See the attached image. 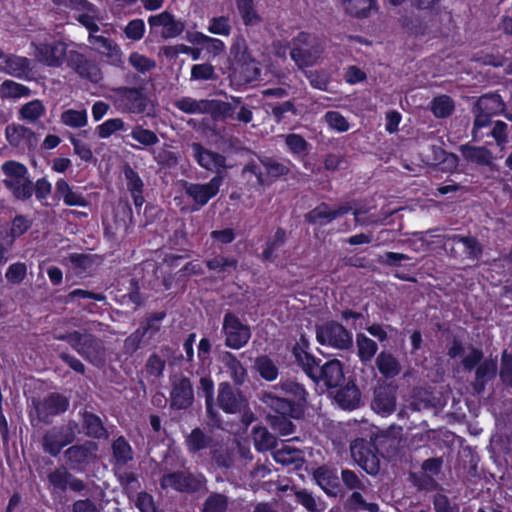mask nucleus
Masks as SVG:
<instances>
[{
    "label": "nucleus",
    "instance_id": "f257e3e1",
    "mask_svg": "<svg viewBox=\"0 0 512 512\" xmlns=\"http://www.w3.org/2000/svg\"><path fill=\"white\" fill-rule=\"evenodd\" d=\"M59 5L71 7L78 11L77 19L89 31V43L100 54L105 56L113 65H121L122 51L119 45L112 39L101 35H94L98 31L97 22L101 20L98 10L86 0H54Z\"/></svg>",
    "mask_w": 512,
    "mask_h": 512
},
{
    "label": "nucleus",
    "instance_id": "f03ea898",
    "mask_svg": "<svg viewBox=\"0 0 512 512\" xmlns=\"http://www.w3.org/2000/svg\"><path fill=\"white\" fill-rule=\"evenodd\" d=\"M4 175L3 183L12 194L20 200H26L32 196L33 186L29 179L28 169L16 161H7L1 166Z\"/></svg>",
    "mask_w": 512,
    "mask_h": 512
},
{
    "label": "nucleus",
    "instance_id": "7ed1b4c3",
    "mask_svg": "<svg viewBox=\"0 0 512 512\" xmlns=\"http://www.w3.org/2000/svg\"><path fill=\"white\" fill-rule=\"evenodd\" d=\"M231 68L235 77L244 82L257 80L260 70L247 51L246 43L243 39H236L231 47Z\"/></svg>",
    "mask_w": 512,
    "mask_h": 512
},
{
    "label": "nucleus",
    "instance_id": "20e7f679",
    "mask_svg": "<svg viewBox=\"0 0 512 512\" xmlns=\"http://www.w3.org/2000/svg\"><path fill=\"white\" fill-rule=\"evenodd\" d=\"M322 52V47L314 37L302 33L297 39L296 46L291 51V58L299 68H304L317 63Z\"/></svg>",
    "mask_w": 512,
    "mask_h": 512
},
{
    "label": "nucleus",
    "instance_id": "39448f33",
    "mask_svg": "<svg viewBox=\"0 0 512 512\" xmlns=\"http://www.w3.org/2000/svg\"><path fill=\"white\" fill-rule=\"evenodd\" d=\"M317 341L337 349H346L352 345V335L342 325L335 322L325 323L317 328Z\"/></svg>",
    "mask_w": 512,
    "mask_h": 512
},
{
    "label": "nucleus",
    "instance_id": "423d86ee",
    "mask_svg": "<svg viewBox=\"0 0 512 512\" xmlns=\"http://www.w3.org/2000/svg\"><path fill=\"white\" fill-rule=\"evenodd\" d=\"M57 339L67 340L78 353L95 364L100 363L103 354V346L101 342L94 339L91 335H82L78 332H73L66 336H57Z\"/></svg>",
    "mask_w": 512,
    "mask_h": 512
},
{
    "label": "nucleus",
    "instance_id": "0eeeda50",
    "mask_svg": "<svg viewBox=\"0 0 512 512\" xmlns=\"http://www.w3.org/2000/svg\"><path fill=\"white\" fill-rule=\"evenodd\" d=\"M225 344L232 349H240L247 344L251 337L248 325L242 323L235 315L227 313L223 319Z\"/></svg>",
    "mask_w": 512,
    "mask_h": 512
},
{
    "label": "nucleus",
    "instance_id": "6e6552de",
    "mask_svg": "<svg viewBox=\"0 0 512 512\" xmlns=\"http://www.w3.org/2000/svg\"><path fill=\"white\" fill-rule=\"evenodd\" d=\"M219 406L226 413H239L242 415L246 425L251 423L252 414L246 410L247 403L245 398L238 392H234L228 383H221L218 393Z\"/></svg>",
    "mask_w": 512,
    "mask_h": 512
},
{
    "label": "nucleus",
    "instance_id": "1a4fd4ad",
    "mask_svg": "<svg viewBox=\"0 0 512 512\" xmlns=\"http://www.w3.org/2000/svg\"><path fill=\"white\" fill-rule=\"evenodd\" d=\"M264 402L282 416L279 421L274 423L275 430L281 435L291 434L294 427L292 422L286 419V416L297 417V413L291 405V401L288 398L269 393L264 396Z\"/></svg>",
    "mask_w": 512,
    "mask_h": 512
},
{
    "label": "nucleus",
    "instance_id": "9d476101",
    "mask_svg": "<svg viewBox=\"0 0 512 512\" xmlns=\"http://www.w3.org/2000/svg\"><path fill=\"white\" fill-rule=\"evenodd\" d=\"M350 449L354 461L368 474L373 475L379 471V458L370 442H366L363 438L356 439Z\"/></svg>",
    "mask_w": 512,
    "mask_h": 512
},
{
    "label": "nucleus",
    "instance_id": "9b49d317",
    "mask_svg": "<svg viewBox=\"0 0 512 512\" xmlns=\"http://www.w3.org/2000/svg\"><path fill=\"white\" fill-rule=\"evenodd\" d=\"M222 184V178L213 177L208 183H185V193L191 197L196 204L204 206L211 198L215 197L219 192Z\"/></svg>",
    "mask_w": 512,
    "mask_h": 512
},
{
    "label": "nucleus",
    "instance_id": "f8f14e48",
    "mask_svg": "<svg viewBox=\"0 0 512 512\" xmlns=\"http://www.w3.org/2000/svg\"><path fill=\"white\" fill-rule=\"evenodd\" d=\"M151 29L161 28V36L164 38H175L184 30V23L176 20L169 12H162L148 18Z\"/></svg>",
    "mask_w": 512,
    "mask_h": 512
},
{
    "label": "nucleus",
    "instance_id": "ddd939ff",
    "mask_svg": "<svg viewBox=\"0 0 512 512\" xmlns=\"http://www.w3.org/2000/svg\"><path fill=\"white\" fill-rule=\"evenodd\" d=\"M203 477L193 476L186 473H173L166 475L161 480V486L164 489L171 488L177 491L190 492L199 489L202 486Z\"/></svg>",
    "mask_w": 512,
    "mask_h": 512
},
{
    "label": "nucleus",
    "instance_id": "4468645a",
    "mask_svg": "<svg viewBox=\"0 0 512 512\" xmlns=\"http://www.w3.org/2000/svg\"><path fill=\"white\" fill-rule=\"evenodd\" d=\"M66 45L61 41L35 45V57L48 66H59L63 62Z\"/></svg>",
    "mask_w": 512,
    "mask_h": 512
},
{
    "label": "nucleus",
    "instance_id": "2eb2a0df",
    "mask_svg": "<svg viewBox=\"0 0 512 512\" xmlns=\"http://www.w3.org/2000/svg\"><path fill=\"white\" fill-rule=\"evenodd\" d=\"M313 375H309L316 381H322L327 387L338 386L343 379V369L339 360H331L325 363L320 368L316 367L315 364L312 366Z\"/></svg>",
    "mask_w": 512,
    "mask_h": 512
},
{
    "label": "nucleus",
    "instance_id": "dca6fc26",
    "mask_svg": "<svg viewBox=\"0 0 512 512\" xmlns=\"http://www.w3.org/2000/svg\"><path fill=\"white\" fill-rule=\"evenodd\" d=\"M7 141L15 147L30 149L36 146L37 138L28 128L20 124L8 125L5 131Z\"/></svg>",
    "mask_w": 512,
    "mask_h": 512
},
{
    "label": "nucleus",
    "instance_id": "f3484780",
    "mask_svg": "<svg viewBox=\"0 0 512 512\" xmlns=\"http://www.w3.org/2000/svg\"><path fill=\"white\" fill-rule=\"evenodd\" d=\"M74 431L71 427L54 428L49 431L44 438V449L52 455H56L60 450L72 442Z\"/></svg>",
    "mask_w": 512,
    "mask_h": 512
},
{
    "label": "nucleus",
    "instance_id": "a211bd4d",
    "mask_svg": "<svg viewBox=\"0 0 512 512\" xmlns=\"http://www.w3.org/2000/svg\"><path fill=\"white\" fill-rule=\"evenodd\" d=\"M396 406L395 388L392 386H380L374 392L372 409L382 416L391 414Z\"/></svg>",
    "mask_w": 512,
    "mask_h": 512
},
{
    "label": "nucleus",
    "instance_id": "6ab92c4d",
    "mask_svg": "<svg viewBox=\"0 0 512 512\" xmlns=\"http://www.w3.org/2000/svg\"><path fill=\"white\" fill-rule=\"evenodd\" d=\"M340 8L349 16L367 18L377 11V0H337Z\"/></svg>",
    "mask_w": 512,
    "mask_h": 512
},
{
    "label": "nucleus",
    "instance_id": "aec40b11",
    "mask_svg": "<svg viewBox=\"0 0 512 512\" xmlns=\"http://www.w3.org/2000/svg\"><path fill=\"white\" fill-rule=\"evenodd\" d=\"M192 152L198 164L207 170L218 171L224 167L225 158L222 155L206 150L199 144L192 145Z\"/></svg>",
    "mask_w": 512,
    "mask_h": 512
},
{
    "label": "nucleus",
    "instance_id": "412c9836",
    "mask_svg": "<svg viewBox=\"0 0 512 512\" xmlns=\"http://www.w3.org/2000/svg\"><path fill=\"white\" fill-rule=\"evenodd\" d=\"M67 400L60 395H51L44 402L35 407L37 416L42 421H48L49 416L64 412L67 409Z\"/></svg>",
    "mask_w": 512,
    "mask_h": 512
},
{
    "label": "nucleus",
    "instance_id": "4be33fe9",
    "mask_svg": "<svg viewBox=\"0 0 512 512\" xmlns=\"http://www.w3.org/2000/svg\"><path fill=\"white\" fill-rule=\"evenodd\" d=\"M192 400L193 390L190 381L187 378L180 379L175 383L171 393L172 406L183 409L188 407Z\"/></svg>",
    "mask_w": 512,
    "mask_h": 512
},
{
    "label": "nucleus",
    "instance_id": "5701e85b",
    "mask_svg": "<svg viewBox=\"0 0 512 512\" xmlns=\"http://www.w3.org/2000/svg\"><path fill=\"white\" fill-rule=\"evenodd\" d=\"M29 69V60L24 57L0 53V70L13 76H21Z\"/></svg>",
    "mask_w": 512,
    "mask_h": 512
},
{
    "label": "nucleus",
    "instance_id": "b1692460",
    "mask_svg": "<svg viewBox=\"0 0 512 512\" xmlns=\"http://www.w3.org/2000/svg\"><path fill=\"white\" fill-rule=\"evenodd\" d=\"M335 401L342 409L353 410L360 405V392L355 385H347L337 392Z\"/></svg>",
    "mask_w": 512,
    "mask_h": 512
},
{
    "label": "nucleus",
    "instance_id": "393cba45",
    "mask_svg": "<svg viewBox=\"0 0 512 512\" xmlns=\"http://www.w3.org/2000/svg\"><path fill=\"white\" fill-rule=\"evenodd\" d=\"M96 444L88 441L81 446H73L66 451L69 461L76 465H82L95 456Z\"/></svg>",
    "mask_w": 512,
    "mask_h": 512
},
{
    "label": "nucleus",
    "instance_id": "a878e982",
    "mask_svg": "<svg viewBox=\"0 0 512 512\" xmlns=\"http://www.w3.org/2000/svg\"><path fill=\"white\" fill-rule=\"evenodd\" d=\"M347 211L348 209L345 207H341L338 210H333L329 206L322 204L313 209L307 215V219L314 224L324 225L335 219L340 214L346 213Z\"/></svg>",
    "mask_w": 512,
    "mask_h": 512
},
{
    "label": "nucleus",
    "instance_id": "bb28decb",
    "mask_svg": "<svg viewBox=\"0 0 512 512\" xmlns=\"http://www.w3.org/2000/svg\"><path fill=\"white\" fill-rule=\"evenodd\" d=\"M129 136L137 143L133 144L128 142V144L134 149H144L155 145L159 141L157 135L153 131L145 129L140 125L133 127Z\"/></svg>",
    "mask_w": 512,
    "mask_h": 512
},
{
    "label": "nucleus",
    "instance_id": "cd10ccee",
    "mask_svg": "<svg viewBox=\"0 0 512 512\" xmlns=\"http://www.w3.org/2000/svg\"><path fill=\"white\" fill-rule=\"evenodd\" d=\"M56 194L63 198L68 206H83L85 200L80 193L75 191L64 179L56 182Z\"/></svg>",
    "mask_w": 512,
    "mask_h": 512
},
{
    "label": "nucleus",
    "instance_id": "c85d7f7f",
    "mask_svg": "<svg viewBox=\"0 0 512 512\" xmlns=\"http://www.w3.org/2000/svg\"><path fill=\"white\" fill-rule=\"evenodd\" d=\"M378 370L387 378L395 377L399 374L401 367L398 360L391 354L381 352L376 359Z\"/></svg>",
    "mask_w": 512,
    "mask_h": 512
},
{
    "label": "nucleus",
    "instance_id": "c756f323",
    "mask_svg": "<svg viewBox=\"0 0 512 512\" xmlns=\"http://www.w3.org/2000/svg\"><path fill=\"white\" fill-rule=\"evenodd\" d=\"M317 484L327 493H332L338 485L337 473L327 467H320L314 472Z\"/></svg>",
    "mask_w": 512,
    "mask_h": 512
},
{
    "label": "nucleus",
    "instance_id": "7c9ffc66",
    "mask_svg": "<svg viewBox=\"0 0 512 512\" xmlns=\"http://www.w3.org/2000/svg\"><path fill=\"white\" fill-rule=\"evenodd\" d=\"M461 152L466 160L476 164L488 165L491 161V154L484 147L463 145L461 147Z\"/></svg>",
    "mask_w": 512,
    "mask_h": 512
},
{
    "label": "nucleus",
    "instance_id": "2f4dec72",
    "mask_svg": "<svg viewBox=\"0 0 512 512\" xmlns=\"http://www.w3.org/2000/svg\"><path fill=\"white\" fill-rule=\"evenodd\" d=\"M29 95V88L12 80L4 81L0 86V96L2 98L18 99Z\"/></svg>",
    "mask_w": 512,
    "mask_h": 512
},
{
    "label": "nucleus",
    "instance_id": "473e14b6",
    "mask_svg": "<svg viewBox=\"0 0 512 512\" xmlns=\"http://www.w3.org/2000/svg\"><path fill=\"white\" fill-rule=\"evenodd\" d=\"M236 3L245 25L254 26L261 22L260 15L254 9L253 0H236Z\"/></svg>",
    "mask_w": 512,
    "mask_h": 512
},
{
    "label": "nucleus",
    "instance_id": "72a5a7b5",
    "mask_svg": "<svg viewBox=\"0 0 512 512\" xmlns=\"http://www.w3.org/2000/svg\"><path fill=\"white\" fill-rule=\"evenodd\" d=\"M223 362L225 364L226 372L233 381L237 384L242 383L245 379L246 371L241 363L230 353H226L223 356Z\"/></svg>",
    "mask_w": 512,
    "mask_h": 512
},
{
    "label": "nucleus",
    "instance_id": "f704fd0d",
    "mask_svg": "<svg viewBox=\"0 0 512 512\" xmlns=\"http://www.w3.org/2000/svg\"><path fill=\"white\" fill-rule=\"evenodd\" d=\"M175 106L189 114L204 113L209 109V102L206 100H195L191 97H183L175 102Z\"/></svg>",
    "mask_w": 512,
    "mask_h": 512
},
{
    "label": "nucleus",
    "instance_id": "c9c22d12",
    "mask_svg": "<svg viewBox=\"0 0 512 512\" xmlns=\"http://www.w3.org/2000/svg\"><path fill=\"white\" fill-rule=\"evenodd\" d=\"M356 344L358 356L364 362L370 361L377 352V344L362 333L357 335Z\"/></svg>",
    "mask_w": 512,
    "mask_h": 512
},
{
    "label": "nucleus",
    "instance_id": "e433bc0d",
    "mask_svg": "<svg viewBox=\"0 0 512 512\" xmlns=\"http://www.w3.org/2000/svg\"><path fill=\"white\" fill-rule=\"evenodd\" d=\"M207 266L218 274H230L236 269L237 261L234 258L217 256L209 260Z\"/></svg>",
    "mask_w": 512,
    "mask_h": 512
},
{
    "label": "nucleus",
    "instance_id": "4c0bfd02",
    "mask_svg": "<svg viewBox=\"0 0 512 512\" xmlns=\"http://www.w3.org/2000/svg\"><path fill=\"white\" fill-rule=\"evenodd\" d=\"M45 112V107L40 100H33L24 104L19 113L20 117L26 121L34 122Z\"/></svg>",
    "mask_w": 512,
    "mask_h": 512
},
{
    "label": "nucleus",
    "instance_id": "58836bf2",
    "mask_svg": "<svg viewBox=\"0 0 512 512\" xmlns=\"http://www.w3.org/2000/svg\"><path fill=\"white\" fill-rule=\"evenodd\" d=\"M454 109V103L450 97L441 95L433 99L431 102V111L438 118L449 116Z\"/></svg>",
    "mask_w": 512,
    "mask_h": 512
},
{
    "label": "nucleus",
    "instance_id": "ea45409f",
    "mask_svg": "<svg viewBox=\"0 0 512 512\" xmlns=\"http://www.w3.org/2000/svg\"><path fill=\"white\" fill-rule=\"evenodd\" d=\"M253 440L257 450L265 451L271 449L275 445V438L266 428H253Z\"/></svg>",
    "mask_w": 512,
    "mask_h": 512
},
{
    "label": "nucleus",
    "instance_id": "a19ab883",
    "mask_svg": "<svg viewBox=\"0 0 512 512\" xmlns=\"http://www.w3.org/2000/svg\"><path fill=\"white\" fill-rule=\"evenodd\" d=\"M61 121L70 127H83L87 124V112L86 110H66L61 115Z\"/></svg>",
    "mask_w": 512,
    "mask_h": 512
},
{
    "label": "nucleus",
    "instance_id": "79ce46f5",
    "mask_svg": "<svg viewBox=\"0 0 512 512\" xmlns=\"http://www.w3.org/2000/svg\"><path fill=\"white\" fill-rule=\"evenodd\" d=\"M274 459L278 463L288 465L300 461L302 459V453L298 449L285 445L274 452Z\"/></svg>",
    "mask_w": 512,
    "mask_h": 512
},
{
    "label": "nucleus",
    "instance_id": "37998d69",
    "mask_svg": "<svg viewBox=\"0 0 512 512\" xmlns=\"http://www.w3.org/2000/svg\"><path fill=\"white\" fill-rule=\"evenodd\" d=\"M477 107L487 114H496L503 110L504 105L498 95L483 96L478 100Z\"/></svg>",
    "mask_w": 512,
    "mask_h": 512
},
{
    "label": "nucleus",
    "instance_id": "c03bdc74",
    "mask_svg": "<svg viewBox=\"0 0 512 512\" xmlns=\"http://www.w3.org/2000/svg\"><path fill=\"white\" fill-rule=\"evenodd\" d=\"M255 366L261 377L266 379L267 381H273L277 378V367L268 357H259L256 360Z\"/></svg>",
    "mask_w": 512,
    "mask_h": 512
},
{
    "label": "nucleus",
    "instance_id": "a18cd8bd",
    "mask_svg": "<svg viewBox=\"0 0 512 512\" xmlns=\"http://www.w3.org/2000/svg\"><path fill=\"white\" fill-rule=\"evenodd\" d=\"M324 119L329 128L339 133L346 132L350 128V125L346 118L337 111H328L324 115Z\"/></svg>",
    "mask_w": 512,
    "mask_h": 512
},
{
    "label": "nucleus",
    "instance_id": "49530a36",
    "mask_svg": "<svg viewBox=\"0 0 512 512\" xmlns=\"http://www.w3.org/2000/svg\"><path fill=\"white\" fill-rule=\"evenodd\" d=\"M127 39L132 41H139L143 38L146 26L142 19H133L127 23L123 29Z\"/></svg>",
    "mask_w": 512,
    "mask_h": 512
},
{
    "label": "nucleus",
    "instance_id": "de8ad7c7",
    "mask_svg": "<svg viewBox=\"0 0 512 512\" xmlns=\"http://www.w3.org/2000/svg\"><path fill=\"white\" fill-rule=\"evenodd\" d=\"M125 124L120 118L108 119L96 128L98 136L102 139L110 137L113 133L123 130Z\"/></svg>",
    "mask_w": 512,
    "mask_h": 512
},
{
    "label": "nucleus",
    "instance_id": "09e8293b",
    "mask_svg": "<svg viewBox=\"0 0 512 512\" xmlns=\"http://www.w3.org/2000/svg\"><path fill=\"white\" fill-rule=\"evenodd\" d=\"M285 142L291 153L296 155H305L308 151V143L298 134H289L285 137Z\"/></svg>",
    "mask_w": 512,
    "mask_h": 512
},
{
    "label": "nucleus",
    "instance_id": "8fccbe9b",
    "mask_svg": "<svg viewBox=\"0 0 512 512\" xmlns=\"http://www.w3.org/2000/svg\"><path fill=\"white\" fill-rule=\"evenodd\" d=\"M293 354L299 364L303 366V369L308 375H313L312 366L315 364V359L304 349L301 345H295L293 348Z\"/></svg>",
    "mask_w": 512,
    "mask_h": 512
},
{
    "label": "nucleus",
    "instance_id": "3c124183",
    "mask_svg": "<svg viewBox=\"0 0 512 512\" xmlns=\"http://www.w3.org/2000/svg\"><path fill=\"white\" fill-rule=\"evenodd\" d=\"M497 365L494 360L484 361L476 371L477 382L482 386L496 374Z\"/></svg>",
    "mask_w": 512,
    "mask_h": 512
},
{
    "label": "nucleus",
    "instance_id": "603ef678",
    "mask_svg": "<svg viewBox=\"0 0 512 512\" xmlns=\"http://www.w3.org/2000/svg\"><path fill=\"white\" fill-rule=\"evenodd\" d=\"M226 508V497L221 494H213L205 501L202 512H225Z\"/></svg>",
    "mask_w": 512,
    "mask_h": 512
},
{
    "label": "nucleus",
    "instance_id": "864d4df0",
    "mask_svg": "<svg viewBox=\"0 0 512 512\" xmlns=\"http://www.w3.org/2000/svg\"><path fill=\"white\" fill-rule=\"evenodd\" d=\"M208 31L212 34L228 36L231 32L229 19L224 16L212 18L208 26Z\"/></svg>",
    "mask_w": 512,
    "mask_h": 512
},
{
    "label": "nucleus",
    "instance_id": "5fc2aeb1",
    "mask_svg": "<svg viewBox=\"0 0 512 512\" xmlns=\"http://www.w3.org/2000/svg\"><path fill=\"white\" fill-rule=\"evenodd\" d=\"M124 98L131 102L128 107L131 112L139 113L145 109V99L138 90H126Z\"/></svg>",
    "mask_w": 512,
    "mask_h": 512
},
{
    "label": "nucleus",
    "instance_id": "6e6d98bb",
    "mask_svg": "<svg viewBox=\"0 0 512 512\" xmlns=\"http://www.w3.org/2000/svg\"><path fill=\"white\" fill-rule=\"evenodd\" d=\"M200 388L204 393L206 399L207 412L214 417L213 410V394H214V383L209 377H202L200 380Z\"/></svg>",
    "mask_w": 512,
    "mask_h": 512
},
{
    "label": "nucleus",
    "instance_id": "4d7b16f0",
    "mask_svg": "<svg viewBox=\"0 0 512 512\" xmlns=\"http://www.w3.org/2000/svg\"><path fill=\"white\" fill-rule=\"evenodd\" d=\"M113 453L118 462L124 463L132 458L131 448L123 438H118L113 443Z\"/></svg>",
    "mask_w": 512,
    "mask_h": 512
},
{
    "label": "nucleus",
    "instance_id": "13d9d810",
    "mask_svg": "<svg viewBox=\"0 0 512 512\" xmlns=\"http://www.w3.org/2000/svg\"><path fill=\"white\" fill-rule=\"evenodd\" d=\"M214 75V67L208 63L196 64L191 68L192 80H210L214 78Z\"/></svg>",
    "mask_w": 512,
    "mask_h": 512
},
{
    "label": "nucleus",
    "instance_id": "bf43d9fd",
    "mask_svg": "<svg viewBox=\"0 0 512 512\" xmlns=\"http://www.w3.org/2000/svg\"><path fill=\"white\" fill-rule=\"evenodd\" d=\"M129 63L139 72H145L155 66V62L153 60L138 52L130 54Z\"/></svg>",
    "mask_w": 512,
    "mask_h": 512
},
{
    "label": "nucleus",
    "instance_id": "052dcab7",
    "mask_svg": "<svg viewBox=\"0 0 512 512\" xmlns=\"http://www.w3.org/2000/svg\"><path fill=\"white\" fill-rule=\"evenodd\" d=\"M29 227L30 221L28 219H26L23 216L15 217L8 235L11 238L9 242L12 243L17 237L25 233L29 229Z\"/></svg>",
    "mask_w": 512,
    "mask_h": 512
},
{
    "label": "nucleus",
    "instance_id": "680f3d73",
    "mask_svg": "<svg viewBox=\"0 0 512 512\" xmlns=\"http://www.w3.org/2000/svg\"><path fill=\"white\" fill-rule=\"evenodd\" d=\"M26 270L25 264L14 263L8 267L6 278L11 283H20L26 275Z\"/></svg>",
    "mask_w": 512,
    "mask_h": 512
},
{
    "label": "nucleus",
    "instance_id": "e2e57ef3",
    "mask_svg": "<svg viewBox=\"0 0 512 512\" xmlns=\"http://www.w3.org/2000/svg\"><path fill=\"white\" fill-rule=\"evenodd\" d=\"M84 423L86 425L87 433L94 437H100L104 434V429L102 427L101 421L97 416L94 415H86L84 418Z\"/></svg>",
    "mask_w": 512,
    "mask_h": 512
},
{
    "label": "nucleus",
    "instance_id": "0e129e2a",
    "mask_svg": "<svg viewBox=\"0 0 512 512\" xmlns=\"http://www.w3.org/2000/svg\"><path fill=\"white\" fill-rule=\"evenodd\" d=\"M207 444L206 437L200 430H193L187 438V445L190 451L196 452Z\"/></svg>",
    "mask_w": 512,
    "mask_h": 512
},
{
    "label": "nucleus",
    "instance_id": "69168bd1",
    "mask_svg": "<svg viewBox=\"0 0 512 512\" xmlns=\"http://www.w3.org/2000/svg\"><path fill=\"white\" fill-rule=\"evenodd\" d=\"M261 162L265 167L268 175L271 176L272 178H277L288 172V168L285 165L277 163L273 160L265 159L262 160Z\"/></svg>",
    "mask_w": 512,
    "mask_h": 512
},
{
    "label": "nucleus",
    "instance_id": "338daca9",
    "mask_svg": "<svg viewBox=\"0 0 512 512\" xmlns=\"http://www.w3.org/2000/svg\"><path fill=\"white\" fill-rule=\"evenodd\" d=\"M71 143L74 148V152L83 160V161H89L93 157L92 150L90 147L85 144L84 142L76 139L71 138Z\"/></svg>",
    "mask_w": 512,
    "mask_h": 512
},
{
    "label": "nucleus",
    "instance_id": "774afa93",
    "mask_svg": "<svg viewBox=\"0 0 512 512\" xmlns=\"http://www.w3.org/2000/svg\"><path fill=\"white\" fill-rule=\"evenodd\" d=\"M500 376L505 383L512 385V355L503 354Z\"/></svg>",
    "mask_w": 512,
    "mask_h": 512
}]
</instances>
